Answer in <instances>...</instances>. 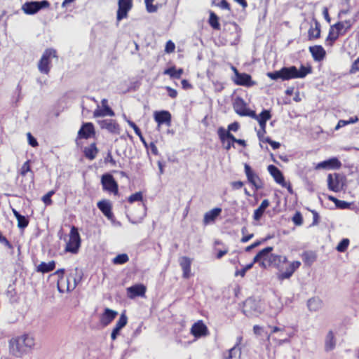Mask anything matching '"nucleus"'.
Segmentation results:
<instances>
[{"label":"nucleus","mask_w":359,"mask_h":359,"mask_svg":"<svg viewBox=\"0 0 359 359\" xmlns=\"http://www.w3.org/2000/svg\"><path fill=\"white\" fill-rule=\"evenodd\" d=\"M312 69L311 67H304L302 65L300 69H298L295 66H290L289 67L281 68V73L283 75V81L290 80L293 79H303L307 74L311 73Z\"/></svg>","instance_id":"1"},{"label":"nucleus","mask_w":359,"mask_h":359,"mask_svg":"<svg viewBox=\"0 0 359 359\" xmlns=\"http://www.w3.org/2000/svg\"><path fill=\"white\" fill-rule=\"evenodd\" d=\"M57 57V52L55 49L45 50L37 65L39 71L42 74H48L51 68V60Z\"/></svg>","instance_id":"2"},{"label":"nucleus","mask_w":359,"mask_h":359,"mask_svg":"<svg viewBox=\"0 0 359 359\" xmlns=\"http://www.w3.org/2000/svg\"><path fill=\"white\" fill-rule=\"evenodd\" d=\"M22 344L31 348L34 346V339L32 336L25 334L18 339L11 340L10 341V348L13 355H17L24 351L21 347Z\"/></svg>","instance_id":"3"},{"label":"nucleus","mask_w":359,"mask_h":359,"mask_svg":"<svg viewBox=\"0 0 359 359\" xmlns=\"http://www.w3.org/2000/svg\"><path fill=\"white\" fill-rule=\"evenodd\" d=\"M81 237L78 229L73 226L69 232V238L67 242L65 251L72 254H76L81 246Z\"/></svg>","instance_id":"4"},{"label":"nucleus","mask_w":359,"mask_h":359,"mask_svg":"<svg viewBox=\"0 0 359 359\" xmlns=\"http://www.w3.org/2000/svg\"><path fill=\"white\" fill-rule=\"evenodd\" d=\"M50 6V3L47 0L41 1H27L22 6V10L25 14L34 15L40 10L47 8Z\"/></svg>","instance_id":"5"},{"label":"nucleus","mask_w":359,"mask_h":359,"mask_svg":"<svg viewBox=\"0 0 359 359\" xmlns=\"http://www.w3.org/2000/svg\"><path fill=\"white\" fill-rule=\"evenodd\" d=\"M233 108L235 112L241 116H254L255 111L247 107V104L244 100L237 97L233 102Z\"/></svg>","instance_id":"6"},{"label":"nucleus","mask_w":359,"mask_h":359,"mask_svg":"<svg viewBox=\"0 0 359 359\" xmlns=\"http://www.w3.org/2000/svg\"><path fill=\"white\" fill-rule=\"evenodd\" d=\"M101 184L104 191H108L109 193H111L115 195L118 194V184L111 174L106 173L102 175L101 177Z\"/></svg>","instance_id":"7"},{"label":"nucleus","mask_w":359,"mask_h":359,"mask_svg":"<svg viewBox=\"0 0 359 359\" xmlns=\"http://www.w3.org/2000/svg\"><path fill=\"white\" fill-rule=\"evenodd\" d=\"M300 266L301 262L299 261L290 262L288 266H287L285 269H284L283 267L280 269V271L277 275L278 279L279 280L289 279Z\"/></svg>","instance_id":"8"},{"label":"nucleus","mask_w":359,"mask_h":359,"mask_svg":"<svg viewBox=\"0 0 359 359\" xmlns=\"http://www.w3.org/2000/svg\"><path fill=\"white\" fill-rule=\"evenodd\" d=\"M116 19L118 21L127 18L128 13L133 7V0H118Z\"/></svg>","instance_id":"9"},{"label":"nucleus","mask_w":359,"mask_h":359,"mask_svg":"<svg viewBox=\"0 0 359 359\" xmlns=\"http://www.w3.org/2000/svg\"><path fill=\"white\" fill-rule=\"evenodd\" d=\"M327 185L330 190L338 192L343 187L342 177L339 174H329L327 176Z\"/></svg>","instance_id":"10"},{"label":"nucleus","mask_w":359,"mask_h":359,"mask_svg":"<svg viewBox=\"0 0 359 359\" xmlns=\"http://www.w3.org/2000/svg\"><path fill=\"white\" fill-rule=\"evenodd\" d=\"M98 124L102 129L107 130L111 134L118 135L120 133L119 125L113 119H103L98 121Z\"/></svg>","instance_id":"11"},{"label":"nucleus","mask_w":359,"mask_h":359,"mask_svg":"<svg viewBox=\"0 0 359 359\" xmlns=\"http://www.w3.org/2000/svg\"><path fill=\"white\" fill-rule=\"evenodd\" d=\"M147 291V287L143 284H135L127 288V295L130 299H134L137 297H144Z\"/></svg>","instance_id":"12"},{"label":"nucleus","mask_w":359,"mask_h":359,"mask_svg":"<svg viewBox=\"0 0 359 359\" xmlns=\"http://www.w3.org/2000/svg\"><path fill=\"white\" fill-rule=\"evenodd\" d=\"M118 313L111 309L106 308L100 315V323L103 327L109 325L117 316Z\"/></svg>","instance_id":"13"},{"label":"nucleus","mask_w":359,"mask_h":359,"mask_svg":"<svg viewBox=\"0 0 359 359\" xmlns=\"http://www.w3.org/2000/svg\"><path fill=\"white\" fill-rule=\"evenodd\" d=\"M245 172L248 182L252 184L256 189H260L262 186L259 176L253 172L251 167L248 164H245Z\"/></svg>","instance_id":"14"},{"label":"nucleus","mask_w":359,"mask_h":359,"mask_svg":"<svg viewBox=\"0 0 359 359\" xmlns=\"http://www.w3.org/2000/svg\"><path fill=\"white\" fill-rule=\"evenodd\" d=\"M154 120L158 126L165 124L170 126L171 123V114L168 111H159L154 112Z\"/></svg>","instance_id":"15"},{"label":"nucleus","mask_w":359,"mask_h":359,"mask_svg":"<svg viewBox=\"0 0 359 359\" xmlns=\"http://www.w3.org/2000/svg\"><path fill=\"white\" fill-rule=\"evenodd\" d=\"M269 258V264L277 268L279 271L283 268V264L287 263V258L285 256H281L275 254H269L266 257Z\"/></svg>","instance_id":"16"},{"label":"nucleus","mask_w":359,"mask_h":359,"mask_svg":"<svg viewBox=\"0 0 359 359\" xmlns=\"http://www.w3.org/2000/svg\"><path fill=\"white\" fill-rule=\"evenodd\" d=\"M267 170L276 183L280 184L283 187L286 186L284 176L277 167L273 165H269Z\"/></svg>","instance_id":"17"},{"label":"nucleus","mask_w":359,"mask_h":359,"mask_svg":"<svg viewBox=\"0 0 359 359\" xmlns=\"http://www.w3.org/2000/svg\"><path fill=\"white\" fill-rule=\"evenodd\" d=\"M95 135V129L92 123H85L78 132V137L88 139Z\"/></svg>","instance_id":"18"},{"label":"nucleus","mask_w":359,"mask_h":359,"mask_svg":"<svg viewBox=\"0 0 359 359\" xmlns=\"http://www.w3.org/2000/svg\"><path fill=\"white\" fill-rule=\"evenodd\" d=\"M341 166V163L337 158H331L328 160L319 163L316 168L318 169H339Z\"/></svg>","instance_id":"19"},{"label":"nucleus","mask_w":359,"mask_h":359,"mask_svg":"<svg viewBox=\"0 0 359 359\" xmlns=\"http://www.w3.org/2000/svg\"><path fill=\"white\" fill-rule=\"evenodd\" d=\"M97 206L102 214L109 219H111L114 217V215L111 211L112 207L111 203L108 200H102L99 201Z\"/></svg>","instance_id":"20"},{"label":"nucleus","mask_w":359,"mask_h":359,"mask_svg":"<svg viewBox=\"0 0 359 359\" xmlns=\"http://www.w3.org/2000/svg\"><path fill=\"white\" fill-rule=\"evenodd\" d=\"M127 322V316L124 313H122L111 332V338L112 340H115L116 339L117 336L119 334L121 330L126 325Z\"/></svg>","instance_id":"21"},{"label":"nucleus","mask_w":359,"mask_h":359,"mask_svg":"<svg viewBox=\"0 0 359 359\" xmlns=\"http://www.w3.org/2000/svg\"><path fill=\"white\" fill-rule=\"evenodd\" d=\"M235 72L236 79L235 83L241 86H251V76L245 73H239L236 68H233Z\"/></svg>","instance_id":"22"},{"label":"nucleus","mask_w":359,"mask_h":359,"mask_svg":"<svg viewBox=\"0 0 359 359\" xmlns=\"http://www.w3.org/2000/svg\"><path fill=\"white\" fill-rule=\"evenodd\" d=\"M207 332V327L201 321L194 323L191 329V334L196 337L205 336L206 335Z\"/></svg>","instance_id":"23"},{"label":"nucleus","mask_w":359,"mask_h":359,"mask_svg":"<svg viewBox=\"0 0 359 359\" xmlns=\"http://www.w3.org/2000/svg\"><path fill=\"white\" fill-rule=\"evenodd\" d=\"M191 260L187 257H182L180 259V265L182 269V276L184 278H189L191 276Z\"/></svg>","instance_id":"24"},{"label":"nucleus","mask_w":359,"mask_h":359,"mask_svg":"<svg viewBox=\"0 0 359 359\" xmlns=\"http://www.w3.org/2000/svg\"><path fill=\"white\" fill-rule=\"evenodd\" d=\"M221 212L222 208H215L205 212L203 217L204 224L207 225L211 222H215V219L220 215Z\"/></svg>","instance_id":"25"},{"label":"nucleus","mask_w":359,"mask_h":359,"mask_svg":"<svg viewBox=\"0 0 359 359\" xmlns=\"http://www.w3.org/2000/svg\"><path fill=\"white\" fill-rule=\"evenodd\" d=\"M353 22L350 20L338 22L332 25L335 29L339 33L340 35H344L352 27Z\"/></svg>","instance_id":"26"},{"label":"nucleus","mask_w":359,"mask_h":359,"mask_svg":"<svg viewBox=\"0 0 359 359\" xmlns=\"http://www.w3.org/2000/svg\"><path fill=\"white\" fill-rule=\"evenodd\" d=\"M309 51L316 61L322 60L326 54L325 50L321 46H310Z\"/></svg>","instance_id":"27"},{"label":"nucleus","mask_w":359,"mask_h":359,"mask_svg":"<svg viewBox=\"0 0 359 359\" xmlns=\"http://www.w3.org/2000/svg\"><path fill=\"white\" fill-rule=\"evenodd\" d=\"M244 307L243 312L245 314L247 313H257L261 312L260 309L257 306V303L253 299H248L244 304Z\"/></svg>","instance_id":"28"},{"label":"nucleus","mask_w":359,"mask_h":359,"mask_svg":"<svg viewBox=\"0 0 359 359\" xmlns=\"http://www.w3.org/2000/svg\"><path fill=\"white\" fill-rule=\"evenodd\" d=\"M242 341V337H240L237 339V342L234 346L230 348L226 354L224 355V359H232L236 358L237 355L240 356L241 354V349L239 345Z\"/></svg>","instance_id":"29"},{"label":"nucleus","mask_w":359,"mask_h":359,"mask_svg":"<svg viewBox=\"0 0 359 359\" xmlns=\"http://www.w3.org/2000/svg\"><path fill=\"white\" fill-rule=\"evenodd\" d=\"M65 271V270L64 269H60L52 275L57 276V288L58 290L61 292H63L65 290L67 279H65L64 277Z\"/></svg>","instance_id":"30"},{"label":"nucleus","mask_w":359,"mask_h":359,"mask_svg":"<svg viewBox=\"0 0 359 359\" xmlns=\"http://www.w3.org/2000/svg\"><path fill=\"white\" fill-rule=\"evenodd\" d=\"M269 206V201L268 199H264L261 203L258 208H257L253 215L254 219L258 221L262 217L265 210Z\"/></svg>","instance_id":"31"},{"label":"nucleus","mask_w":359,"mask_h":359,"mask_svg":"<svg viewBox=\"0 0 359 359\" xmlns=\"http://www.w3.org/2000/svg\"><path fill=\"white\" fill-rule=\"evenodd\" d=\"M55 268V261H50L48 263L42 262L36 267V271L42 273H46L53 271Z\"/></svg>","instance_id":"32"},{"label":"nucleus","mask_w":359,"mask_h":359,"mask_svg":"<svg viewBox=\"0 0 359 359\" xmlns=\"http://www.w3.org/2000/svg\"><path fill=\"white\" fill-rule=\"evenodd\" d=\"M107 115L110 116H114V111L109 106H104L102 109H100L99 106H97V108L93 112L95 117L104 116Z\"/></svg>","instance_id":"33"},{"label":"nucleus","mask_w":359,"mask_h":359,"mask_svg":"<svg viewBox=\"0 0 359 359\" xmlns=\"http://www.w3.org/2000/svg\"><path fill=\"white\" fill-rule=\"evenodd\" d=\"M273 249V247H266L260 250L254 257L252 263L254 264L255 263H259L261 259H266V257L271 252Z\"/></svg>","instance_id":"34"},{"label":"nucleus","mask_w":359,"mask_h":359,"mask_svg":"<svg viewBox=\"0 0 359 359\" xmlns=\"http://www.w3.org/2000/svg\"><path fill=\"white\" fill-rule=\"evenodd\" d=\"M85 156L89 160H93L95 158L98 149L95 143L90 144L88 147H85L83 150Z\"/></svg>","instance_id":"35"},{"label":"nucleus","mask_w":359,"mask_h":359,"mask_svg":"<svg viewBox=\"0 0 359 359\" xmlns=\"http://www.w3.org/2000/svg\"><path fill=\"white\" fill-rule=\"evenodd\" d=\"M334 347L335 340L334 334L332 331H330L326 336L325 348L326 351H330L334 349Z\"/></svg>","instance_id":"36"},{"label":"nucleus","mask_w":359,"mask_h":359,"mask_svg":"<svg viewBox=\"0 0 359 359\" xmlns=\"http://www.w3.org/2000/svg\"><path fill=\"white\" fill-rule=\"evenodd\" d=\"M308 33L309 39H318L320 37V25L317 20H315V27H311Z\"/></svg>","instance_id":"37"},{"label":"nucleus","mask_w":359,"mask_h":359,"mask_svg":"<svg viewBox=\"0 0 359 359\" xmlns=\"http://www.w3.org/2000/svg\"><path fill=\"white\" fill-rule=\"evenodd\" d=\"M335 27H332V25L330 27L329 30L328 36L326 39V43L327 45L332 46L334 41L339 38L340 36L339 33L336 30L334 31Z\"/></svg>","instance_id":"38"},{"label":"nucleus","mask_w":359,"mask_h":359,"mask_svg":"<svg viewBox=\"0 0 359 359\" xmlns=\"http://www.w3.org/2000/svg\"><path fill=\"white\" fill-rule=\"evenodd\" d=\"M163 74L169 75L172 79H180L183 74V69H176L175 67H172L165 69Z\"/></svg>","instance_id":"39"},{"label":"nucleus","mask_w":359,"mask_h":359,"mask_svg":"<svg viewBox=\"0 0 359 359\" xmlns=\"http://www.w3.org/2000/svg\"><path fill=\"white\" fill-rule=\"evenodd\" d=\"M217 133L222 144H226V140H230L232 136V134L228 130L222 127L218 129Z\"/></svg>","instance_id":"40"},{"label":"nucleus","mask_w":359,"mask_h":359,"mask_svg":"<svg viewBox=\"0 0 359 359\" xmlns=\"http://www.w3.org/2000/svg\"><path fill=\"white\" fill-rule=\"evenodd\" d=\"M250 118L257 121H267L271 118V114L270 111L264 109L259 115L255 114V116H250Z\"/></svg>","instance_id":"41"},{"label":"nucleus","mask_w":359,"mask_h":359,"mask_svg":"<svg viewBox=\"0 0 359 359\" xmlns=\"http://www.w3.org/2000/svg\"><path fill=\"white\" fill-rule=\"evenodd\" d=\"M209 24L210 25L216 30L220 29V24L219 23V18L217 15L214 12L210 13L209 18Z\"/></svg>","instance_id":"42"},{"label":"nucleus","mask_w":359,"mask_h":359,"mask_svg":"<svg viewBox=\"0 0 359 359\" xmlns=\"http://www.w3.org/2000/svg\"><path fill=\"white\" fill-rule=\"evenodd\" d=\"M308 308L311 311H317L321 306V302L320 300L312 298L309 299L307 302Z\"/></svg>","instance_id":"43"},{"label":"nucleus","mask_w":359,"mask_h":359,"mask_svg":"<svg viewBox=\"0 0 359 359\" xmlns=\"http://www.w3.org/2000/svg\"><path fill=\"white\" fill-rule=\"evenodd\" d=\"M129 260V257L127 254L123 253L119 254L116 257H115L113 260L112 263L114 264H123L126 262H128Z\"/></svg>","instance_id":"44"},{"label":"nucleus","mask_w":359,"mask_h":359,"mask_svg":"<svg viewBox=\"0 0 359 359\" xmlns=\"http://www.w3.org/2000/svg\"><path fill=\"white\" fill-rule=\"evenodd\" d=\"M349 245V240L348 238H343L337 245L336 249L338 252H344L346 250Z\"/></svg>","instance_id":"45"},{"label":"nucleus","mask_w":359,"mask_h":359,"mask_svg":"<svg viewBox=\"0 0 359 359\" xmlns=\"http://www.w3.org/2000/svg\"><path fill=\"white\" fill-rule=\"evenodd\" d=\"M18 220V226L20 229H24L29 224V219L25 216L21 215L20 217L17 219Z\"/></svg>","instance_id":"46"},{"label":"nucleus","mask_w":359,"mask_h":359,"mask_svg":"<svg viewBox=\"0 0 359 359\" xmlns=\"http://www.w3.org/2000/svg\"><path fill=\"white\" fill-rule=\"evenodd\" d=\"M27 172L32 173V177H33L34 174L33 172L31 170L29 161H27L25 162L20 169V174L22 176H25Z\"/></svg>","instance_id":"47"},{"label":"nucleus","mask_w":359,"mask_h":359,"mask_svg":"<svg viewBox=\"0 0 359 359\" xmlns=\"http://www.w3.org/2000/svg\"><path fill=\"white\" fill-rule=\"evenodd\" d=\"M142 198H143L142 194L140 191V192H136V193L130 195L128 197V201L129 203H133L136 201H142Z\"/></svg>","instance_id":"48"},{"label":"nucleus","mask_w":359,"mask_h":359,"mask_svg":"<svg viewBox=\"0 0 359 359\" xmlns=\"http://www.w3.org/2000/svg\"><path fill=\"white\" fill-rule=\"evenodd\" d=\"M253 266V263H250L247 264L245 267H243L241 270H236L235 272V276H241V277H244L247 271L250 270Z\"/></svg>","instance_id":"49"},{"label":"nucleus","mask_w":359,"mask_h":359,"mask_svg":"<svg viewBox=\"0 0 359 359\" xmlns=\"http://www.w3.org/2000/svg\"><path fill=\"white\" fill-rule=\"evenodd\" d=\"M292 222L297 226H300L303 223V217L300 212H296L292 218Z\"/></svg>","instance_id":"50"},{"label":"nucleus","mask_w":359,"mask_h":359,"mask_svg":"<svg viewBox=\"0 0 359 359\" xmlns=\"http://www.w3.org/2000/svg\"><path fill=\"white\" fill-rule=\"evenodd\" d=\"M267 76L269 77L272 80H277L280 79L283 80V75L281 73V69L278 71H275L273 72H268Z\"/></svg>","instance_id":"51"},{"label":"nucleus","mask_w":359,"mask_h":359,"mask_svg":"<svg viewBox=\"0 0 359 359\" xmlns=\"http://www.w3.org/2000/svg\"><path fill=\"white\" fill-rule=\"evenodd\" d=\"M336 207L339 209H348L351 206V203L344 201L338 200L336 201Z\"/></svg>","instance_id":"52"},{"label":"nucleus","mask_w":359,"mask_h":359,"mask_svg":"<svg viewBox=\"0 0 359 359\" xmlns=\"http://www.w3.org/2000/svg\"><path fill=\"white\" fill-rule=\"evenodd\" d=\"M73 280H74V283L72 285H71L69 283V278L67 279L66 284H65V288L67 290H68V291L73 290L76 287L79 280H77L76 278H74Z\"/></svg>","instance_id":"53"},{"label":"nucleus","mask_w":359,"mask_h":359,"mask_svg":"<svg viewBox=\"0 0 359 359\" xmlns=\"http://www.w3.org/2000/svg\"><path fill=\"white\" fill-rule=\"evenodd\" d=\"M146 8L147 12L149 13H154L157 11V6H154L152 4L153 1L147 2V1H144Z\"/></svg>","instance_id":"54"},{"label":"nucleus","mask_w":359,"mask_h":359,"mask_svg":"<svg viewBox=\"0 0 359 359\" xmlns=\"http://www.w3.org/2000/svg\"><path fill=\"white\" fill-rule=\"evenodd\" d=\"M175 48V43L172 41H168L165 44V51L168 53H172Z\"/></svg>","instance_id":"55"},{"label":"nucleus","mask_w":359,"mask_h":359,"mask_svg":"<svg viewBox=\"0 0 359 359\" xmlns=\"http://www.w3.org/2000/svg\"><path fill=\"white\" fill-rule=\"evenodd\" d=\"M104 163H110L113 166L116 165V161L113 158L111 151H108L107 156L104 158Z\"/></svg>","instance_id":"56"},{"label":"nucleus","mask_w":359,"mask_h":359,"mask_svg":"<svg viewBox=\"0 0 359 359\" xmlns=\"http://www.w3.org/2000/svg\"><path fill=\"white\" fill-rule=\"evenodd\" d=\"M266 142L269 143L273 149H277L280 146L279 142L272 140L269 137H266Z\"/></svg>","instance_id":"57"},{"label":"nucleus","mask_w":359,"mask_h":359,"mask_svg":"<svg viewBox=\"0 0 359 359\" xmlns=\"http://www.w3.org/2000/svg\"><path fill=\"white\" fill-rule=\"evenodd\" d=\"M27 140H28V142L29 144L33 147H35L36 146H38V142H37V140H36L35 137H34L32 134L30 133H27Z\"/></svg>","instance_id":"58"},{"label":"nucleus","mask_w":359,"mask_h":359,"mask_svg":"<svg viewBox=\"0 0 359 359\" xmlns=\"http://www.w3.org/2000/svg\"><path fill=\"white\" fill-rule=\"evenodd\" d=\"M165 89L168 93V95L172 98H175L177 95V92L176 90L172 88L171 87L166 86Z\"/></svg>","instance_id":"59"},{"label":"nucleus","mask_w":359,"mask_h":359,"mask_svg":"<svg viewBox=\"0 0 359 359\" xmlns=\"http://www.w3.org/2000/svg\"><path fill=\"white\" fill-rule=\"evenodd\" d=\"M239 129V124L238 122H233L228 126V130L236 132Z\"/></svg>","instance_id":"60"},{"label":"nucleus","mask_w":359,"mask_h":359,"mask_svg":"<svg viewBox=\"0 0 359 359\" xmlns=\"http://www.w3.org/2000/svg\"><path fill=\"white\" fill-rule=\"evenodd\" d=\"M253 332L255 334L261 336L262 334V332H264V329L262 327L255 325L253 327Z\"/></svg>","instance_id":"61"},{"label":"nucleus","mask_w":359,"mask_h":359,"mask_svg":"<svg viewBox=\"0 0 359 359\" xmlns=\"http://www.w3.org/2000/svg\"><path fill=\"white\" fill-rule=\"evenodd\" d=\"M357 71H359V57L354 61L351 69V73H355Z\"/></svg>","instance_id":"62"},{"label":"nucleus","mask_w":359,"mask_h":359,"mask_svg":"<svg viewBox=\"0 0 359 359\" xmlns=\"http://www.w3.org/2000/svg\"><path fill=\"white\" fill-rule=\"evenodd\" d=\"M230 140L234 143V142H236L238 143V144L243 146V147H245L246 146V143H245V141L243 140H241V139H236L233 135L231 136V137L230 138Z\"/></svg>","instance_id":"63"},{"label":"nucleus","mask_w":359,"mask_h":359,"mask_svg":"<svg viewBox=\"0 0 359 359\" xmlns=\"http://www.w3.org/2000/svg\"><path fill=\"white\" fill-rule=\"evenodd\" d=\"M217 6L222 9L230 10V5L226 0H222L221 2L217 4Z\"/></svg>","instance_id":"64"}]
</instances>
